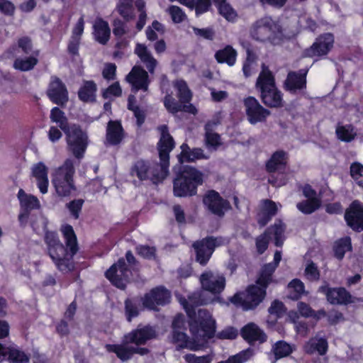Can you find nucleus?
Masks as SVG:
<instances>
[{
  "instance_id": "nucleus-1",
  "label": "nucleus",
  "mask_w": 363,
  "mask_h": 363,
  "mask_svg": "<svg viewBox=\"0 0 363 363\" xmlns=\"http://www.w3.org/2000/svg\"><path fill=\"white\" fill-rule=\"evenodd\" d=\"M60 231L65 245L61 242L58 233L55 231H45L44 242L48 255L57 269L62 272H68L74 269L73 258L78 252L79 247L77 235L71 225H62Z\"/></svg>"
},
{
  "instance_id": "nucleus-2",
  "label": "nucleus",
  "mask_w": 363,
  "mask_h": 363,
  "mask_svg": "<svg viewBox=\"0 0 363 363\" xmlns=\"http://www.w3.org/2000/svg\"><path fill=\"white\" fill-rule=\"evenodd\" d=\"M174 174L173 194L178 198L196 196L199 186L204 182L203 172L191 165L180 166L177 170H174Z\"/></svg>"
},
{
  "instance_id": "nucleus-3",
  "label": "nucleus",
  "mask_w": 363,
  "mask_h": 363,
  "mask_svg": "<svg viewBox=\"0 0 363 363\" xmlns=\"http://www.w3.org/2000/svg\"><path fill=\"white\" fill-rule=\"evenodd\" d=\"M188 324L189 331L198 344H202V348L208 341L213 338L216 333V321L211 313L206 309H199L194 311L187 309Z\"/></svg>"
},
{
  "instance_id": "nucleus-4",
  "label": "nucleus",
  "mask_w": 363,
  "mask_h": 363,
  "mask_svg": "<svg viewBox=\"0 0 363 363\" xmlns=\"http://www.w3.org/2000/svg\"><path fill=\"white\" fill-rule=\"evenodd\" d=\"M274 283L262 274H257L255 284H250L242 292L235 293L230 298V301L245 311L256 309L267 296V289Z\"/></svg>"
},
{
  "instance_id": "nucleus-5",
  "label": "nucleus",
  "mask_w": 363,
  "mask_h": 363,
  "mask_svg": "<svg viewBox=\"0 0 363 363\" xmlns=\"http://www.w3.org/2000/svg\"><path fill=\"white\" fill-rule=\"evenodd\" d=\"M262 102L269 108L283 106V94L276 85L275 78L269 69L263 65L255 84Z\"/></svg>"
},
{
  "instance_id": "nucleus-6",
  "label": "nucleus",
  "mask_w": 363,
  "mask_h": 363,
  "mask_svg": "<svg viewBox=\"0 0 363 363\" xmlns=\"http://www.w3.org/2000/svg\"><path fill=\"white\" fill-rule=\"evenodd\" d=\"M130 173L140 182L150 180L154 184H159L167 177L169 169L160 161L140 159L132 165Z\"/></svg>"
},
{
  "instance_id": "nucleus-7",
  "label": "nucleus",
  "mask_w": 363,
  "mask_h": 363,
  "mask_svg": "<svg viewBox=\"0 0 363 363\" xmlns=\"http://www.w3.org/2000/svg\"><path fill=\"white\" fill-rule=\"evenodd\" d=\"M250 33L253 39L274 45H279L282 41L281 25L268 16L257 20L252 26Z\"/></svg>"
},
{
  "instance_id": "nucleus-8",
  "label": "nucleus",
  "mask_w": 363,
  "mask_h": 363,
  "mask_svg": "<svg viewBox=\"0 0 363 363\" xmlns=\"http://www.w3.org/2000/svg\"><path fill=\"white\" fill-rule=\"evenodd\" d=\"M75 169L71 159H67L55 169L52 179V184L60 197H68L77 191L74 182Z\"/></svg>"
},
{
  "instance_id": "nucleus-9",
  "label": "nucleus",
  "mask_w": 363,
  "mask_h": 363,
  "mask_svg": "<svg viewBox=\"0 0 363 363\" xmlns=\"http://www.w3.org/2000/svg\"><path fill=\"white\" fill-rule=\"evenodd\" d=\"M202 203L207 212L218 218H223L232 209L230 202L214 189H208L202 196Z\"/></svg>"
},
{
  "instance_id": "nucleus-10",
  "label": "nucleus",
  "mask_w": 363,
  "mask_h": 363,
  "mask_svg": "<svg viewBox=\"0 0 363 363\" xmlns=\"http://www.w3.org/2000/svg\"><path fill=\"white\" fill-rule=\"evenodd\" d=\"M64 133L67 145L74 156L79 160L83 158L88 145V137L86 133L77 124H72Z\"/></svg>"
},
{
  "instance_id": "nucleus-11",
  "label": "nucleus",
  "mask_w": 363,
  "mask_h": 363,
  "mask_svg": "<svg viewBox=\"0 0 363 363\" xmlns=\"http://www.w3.org/2000/svg\"><path fill=\"white\" fill-rule=\"evenodd\" d=\"M223 240L221 237L208 235L195 241L192 247L196 254V261L201 266H206L210 260L216 248L222 245Z\"/></svg>"
},
{
  "instance_id": "nucleus-12",
  "label": "nucleus",
  "mask_w": 363,
  "mask_h": 363,
  "mask_svg": "<svg viewBox=\"0 0 363 363\" xmlns=\"http://www.w3.org/2000/svg\"><path fill=\"white\" fill-rule=\"evenodd\" d=\"M284 230L285 225L281 220L276 221L274 225L267 228L262 234L256 238L255 245L257 252L262 255L267 250L272 235L274 236V245L277 247H282Z\"/></svg>"
},
{
  "instance_id": "nucleus-13",
  "label": "nucleus",
  "mask_w": 363,
  "mask_h": 363,
  "mask_svg": "<svg viewBox=\"0 0 363 363\" xmlns=\"http://www.w3.org/2000/svg\"><path fill=\"white\" fill-rule=\"evenodd\" d=\"M334 43L335 37L332 33L320 34L313 44L303 50V55L310 58L324 57L332 50Z\"/></svg>"
},
{
  "instance_id": "nucleus-14",
  "label": "nucleus",
  "mask_w": 363,
  "mask_h": 363,
  "mask_svg": "<svg viewBox=\"0 0 363 363\" xmlns=\"http://www.w3.org/2000/svg\"><path fill=\"white\" fill-rule=\"evenodd\" d=\"M130 274L125 259L121 257L106 271L105 277L112 285L123 290L126 288V281Z\"/></svg>"
},
{
  "instance_id": "nucleus-15",
  "label": "nucleus",
  "mask_w": 363,
  "mask_h": 363,
  "mask_svg": "<svg viewBox=\"0 0 363 363\" xmlns=\"http://www.w3.org/2000/svg\"><path fill=\"white\" fill-rule=\"evenodd\" d=\"M157 129L160 134L157 144L160 161L169 169V154L175 147V141L169 133L167 125H160Z\"/></svg>"
},
{
  "instance_id": "nucleus-16",
  "label": "nucleus",
  "mask_w": 363,
  "mask_h": 363,
  "mask_svg": "<svg viewBox=\"0 0 363 363\" xmlns=\"http://www.w3.org/2000/svg\"><path fill=\"white\" fill-rule=\"evenodd\" d=\"M171 292L163 286L152 288L143 296L144 308L150 311H156L157 306H164L171 301Z\"/></svg>"
},
{
  "instance_id": "nucleus-17",
  "label": "nucleus",
  "mask_w": 363,
  "mask_h": 363,
  "mask_svg": "<svg viewBox=\"0 0 363 363\" xmlns=\"http://www.w3.org/2000/svg\"><path fill=\"white\" fill-rule=\"evenodd\" d=\"M243 105L247 121L252 125L264 122L271 114L270 111L263 107L254 96L245 98Z\"/></svg>"
},
{
  "instance_id": "nucleus-18",
  "label": "nucleus",
  "mask_w": 363,
  "mask_h": 363,
  "mask_svg": "<svg viewBox=\"0 0 363 363\" xmlns=\"http://www.w3.org/2000/svg\"><path fill=\"white\" fill-rule=\"evenodd\" d=\"M46 95L50 101L64 107L69 101V93L65 83L57 76H52L48 84Z\"/></svg>"
},
{
  "instance_id": "nucleus-19",
  "label": "nucleus",
  "mask_w": 363,
  "mask_h": 363,
  "mask_svg": "<svg viewBox=\"0 0 363 363\" xmlns=\"http://www.w3.org/2000/svg\"><path fill=\"white\" fill-rule=\"evenodd\" d=\"M318 291L323 294L332 305H348L353 303L352 296L344 287H330L327 282L318 288Z\"/></svg>"
},
{
  "instance_id": "nucleus-20",
  "label": "nucleus",
  "mask_w": 363,
  "mask_h": 363,
  "mask_svg": "<svg viewBox=\"0 0 363 363\" xmlns=\"http://www.w3.org/2000/svg\"><path fill=\"white\" fill-rule=\"evenodd\" d=\"M347 225L355 232L363 230V203L359 200L352 201L345 212Z\"/></svg>"
},
{
  "instance_id": "nucleus-21",
  "label": "nucleus",
  "mask_w": 363,
  "mask_h": 363,
  "mask_svg": "<svg viewBox=\"0 0 363 363\" xmlns=\"http://www.w3.org/2000/svg\"><path fill=\"white\" fill-rule=\"evenodd\" d=\"M240 335L250 345H255L256 343L262 345L267 340V335L264 331L253 322L242 327Z\"/></svg>"
},
{
  "instance_id": "nucleus-22",
  "label": "nucleus",
  "mask_w": 363,
  "mask_h": 363,
  "mask_svg": "<svg viewBox=\"0 0 363 363\" xmlns=\"http://www.w3.org/2000/svg\"><path fill=\"white\" fill-rule=\"evenodd\" d=\"M0 360L9 363H29L30 357L16 345L7 346L0 342Z\"/></svg>"
},
{
  "instance_id": "nucleus-23",
  "label": "nucleus",
  "mask_w": 363,
  "mask_h": 363,
  "mask_svg": "<svg viewBox=\"0 0 363 363\" xmlns=\"http://www.w3.org/2000/svg\"><path fill=\"white\" fill-rule=\"evenodd\" d=\"M125 79L132 88L137 91H146L150 83L147 72L140 65L133 66Z\"/></svg>"
},
{
  "instance_id": "nucleus-24",
  "label": "nucleus",
  "mask_w": 363,
  "mask_h": 363,
  "mask_svg": "<svg viewBox=\"0 0 363 363\" xmlns=\"http://www.w3.org/2000/svg\"><path fill=\"white\" fill-rule=\"evenodd\" d=\"M155 330L150 325L142 326L138 325L137 328L133 330L125 335L127 342L136 345H145L148 340L155 338Z\"/></svg>"
},
{
  "instance_id": "nucleus-25",
  "label": "nucleus",
  "mask_w": 363,
  "mask_h": 363,
  "mask_svg": "<svg viewBox=\"0 0 363 363\" xmlns=\"http://www.w3.org/2000/svg\"><path fill=\"white\" fill-rule=\"evenodd\" d=\"M308 72V68L301 69L297 72H289L284 82L285 90L290 93H296L298 90L306 89Z\"/></svg>"
},
{
  "instance_id": "nucleus-26",
  "label": "nucleus",
  "mask_w": 363,
  "mask_h": 363,
  "mask_svg": "<svg viewBox=\"0 0 363 363\" xmlns=\"http://www.w3.org/2000/svg\"><path fill=\"white\" fill-rule=\"evenodd\" d=\"M202 289L214 295L220 294L225 287L223 276L215 277L211 272H205L200 277Z\"/></svg>"
},
{
  "instance_id": "nucleus-27",
  "label": "nucleus",
  "mask_w": 363,
  "mask_h": 363,
  "mask_svg": "<svg viewBox=\"0 0 363 363\" xmlns=\"http://www.w3.org/2000/svg\"><path fill=\"white\" fill-rule=\"evenodd\" d=\"M172 342L176 345L178 351L184 349L199 351L202 349V344H198L197 340L193 337L190 338L184 330H172Z\"/></svg>"
},
{
  "instance_id": "nucleus-28",
  "label": "nucleus",
  "mask_w": 363,
  "mask_h": 363,
  "mask_svg": "<svg viewBox=\"0 0 363 363\" xmlns=\"http://www.w3.org/2000/svg\"><path fill=\"white\" fill-rule=\"evenodd\" d=\"M125 138V130L121 121L110 120L106 126V140L108 145L116 146Z\"/></svg>"
},
{
  "instance_id": "nucleus-29",
  "label": "nucleus",
  "mask_w": 363,
  "mask_h": 363,
  "mask_svg": "<svg viewBox=\"0 0 363 363\" xmlns=\"http://www.w3.org/2000/svg\"><path fill=\"white\" fill-rule=\"evenodd\" d=\"M181 152L178 155V160L179 163L194 162L199 160H208L209 157L204 153L201 147L191 148L189 145L184 143L180 146Z\"/></svg>"
},
{
  "instance_id": "nucleus-30",
  "label": "nucleus",
  "mask_w": 363,
  "mask_h": 363,
  "mask_svg": "<svg viewBox=\"0 0 363 363\" xmlns=\"http://www.w3.org/2000/svg\"><path fill=\"white\" fill-rule=\"evenodd\" d=\"M143 305V296L128 297L124 301V315L128 323L138 318L145 309Z\"/></svg>"
},
{
  "instance_id": "nucleus-31",
  "label": "nucleus",
  "mask_w": 363,
  "mask_h": 363,
  "mask_svg": "<svg viewBox=\"0 0 363 363\" xmlns=\"http://www.w3.org/2000/svg\"><path fill=\"white\" fill-rule=\"evenodd\" d=\"M48 175V168L43 162H38L32 167V176L36 179L37 186L43 194L48 192L49 185Z\"/></svg>"
},
{
  "instance_id": "nucleus-32",
  "label": "nucleus",
  "mask_w": 363,
  "mask_h": 363,
  "mask_svg": "<svg viewBox=\"0 0 363 363\" xmlns=\"http://www.w3.org/2000/svg\"><path fill=\"white\" fill-rule=\"evenodd\" d=\"M215 125V122L209 121L204 125L205 145L208 150L213 151H216L223 145L220 135L213 131Z\"/></svg>"
},
{
  "instance_id": "nucleus-33",
  "label": "nucleus",
  "mask_w": 363,
  "mask_h": 363,
  "mask_svg": "<svg viewBox=\"0 0 363 363\" xmlns=\"http://www.w3.org/2000/svg\"><path fill=\"white\" fill-rule=\"evenodd\" d=\"M92 33L96 42L103 45H106L111 36V29L108 22L102 18L96 19L93 25Z\"/></svg>"
},
{
  "instance_id": "nucleus-34",
  "label": "nucleus",
  "mask_w": 363,
  "mask_h": 363,
  "mask_svg": "<svg viewBox=\"0 0 363 363\" xmlns=\"http://www.w3.org/2000/svg\"><path fill=\"white\" fill-rule=\"evenodd\" d=\"M135 53L145 65L150 74H154L157 65V60L152 55L147 46L144 44L137 43L135 48Z\"/></svg>"
},
{
  "instance_id": "nucleus-35",
  "label": "nucleus",
  "mask_w": 363,
  "mask_h": 363,
  "mask_svg": "<svg viewBox=\"0 0 363 363\" xmlns=\"http://www.w3.org/2000/svg\"><path fill=\"white\" fill-rule=\"evenodd\" d=\"M287 153L284 150H277L272 153L270 158L265 163L267 172L275 173L279 169L284 168L286 164Z\"/></svg>"
},
{
  "instance_id": "nucleus-36",
  "label": "nucleus",
  "mask_w": 363,
  "mask_h": 363,
  "mask_svg": "<svg viewBox=\"0 0 363 363\" xmlns=\"http://www.w3.org/2000/svg\"><path fill=\"white\" fill-rule=\"evenodd\" d=\"M262 204V212L257 219V223L260 227L265 226L278 212L277 206L274 201L264 199Z\"/></svg>"
},
{
  "instance_id": "nucleus-37",
  "label": "nucleus",
  "mask_w": 363,
  "mask_h": 363,
  "mask_svg": "<svg viewBox=\"0 0 363 363\" xmlns=\"http://www.w3.org/2000/svg\"><path fill=\"white\" fill-rule=\"evenodd\" d=\"M238 52L230 45H227L224 48L216 52L214 57L218 63L226 64L230 67L233 66L237 60Z\"/></svg>"
},
{
  "instance_id": "nucleus-38",
  "label": "nucleus",
  "mask_w": 363,
  "mask_h": 363,
  "mask_svg": "<svg viewBox=\"0 0 363 363\" xmlns=\"http://www.w3.org/2000/svg\"><path fill=\"white\" fill-rule=\"evenodd\" d=\"M40 54L39 50H35L32 55L24 58L17 57L13 63V67L16 70L21 72H28L32 70L38 63V57Z\"/></svg>"
},
{
  "instance_id": "nucleus-39",
  "label": "nucleus",
  "mask_w": 363,
  "mask_h": 363,
  "mask_svg": "<svg viewBox=\"0 0 363 363\" xmlns=\"http://www.w3.org/2000/svg\"><path fill=\"white\" fill-rule=\"evenodd\" d=\"M96 91L97 86L93 80L84 81L78 91V98L84 103L95 102Z\"/></svg>"
},
{
  "instance_id": "nucleus-40",
  "label": "nucleus",
  "mask_w": 363,
  "mask_h": 363,
  "mask_svg": "<svg viewBox=\"0 0 363 363\" xmlns=\"http://www.w3.org/2000/svg\"><path fill=\"white\" fill-rule=\"evenodd\" d=\"M352 250L350 237L345 236L335 240L333 245L334 257L339 261H342L347 252Z\"/></svg>"
},
{
  "instance_id": "nucleus-41",
  "label": "nucleus",
  "mask_w": 363,
  "mask_h": 363,
  "mask_svg": "<svg viewBox=\"0 0 363 363\" xmlns=\"http://www.w3.org/2000/svg\"><path fill=\"white\" fill-rule=\"evenodd\" d=\"M304 350L308 354H313L317 352L320 356H323L328 350V343L323 337L311 338L306 343Z\"/></svg>"
},
{
  "instance_id": "nucleus-42",
  "label": "nucleus",
  "mask_w": 363,
  "mask_h": 363,
  "mask_svg": "<svg viewBox=\"0 0 363 363\" xmlns=\"http://www.w3.org/2000/svg\"><path fill=\"white\" fill-rule=\"evenodd\" d=\"M105 348L108 352L114 353L122 362H127L132 359V346L125 344H106Z\"/></svg>"
},
{
  "instance_id": "nucleus-43",
  "label": "nucleus",
  "mask_w": 363,
  "mask_h": 363,
  "mask_svg": "<svg viewBox=\"0 0 363 363\" xmlns=\"http://www.w3.org/2000/svg\"><path fill=\"white\" fill-rule=\"evenodd\" d=\"M116 10L126 22L135 18L133 0H119L116 5Z\"/></svg>"
},
{
  "instance_id": "nucleus-44",
  "label": "nucleus",
  "mask_w": 363,
  "mask_h": 363,
  "mask_svg": "<svg viewBox=\"0 0 363 363\" xmlns=\"http://www.w3.org/2000/svg\"><path fill=\"white\" fill-rule=\"evenodd\" d=\"M281 259V252L280 251L277 250L274 252V261L273 262H269L264 264L259 274H262V276L265 277L266 278L269 279V280L275 282V280L274 279V274L277 268V267L279 264V262Z\"/></svg>"
},
{
  "instance_id": "nucleus-45",
  "label": "nucleus",
  "mask_w": 363,
  "mask_h": 363,
  "mask_svg": "<svg viewBox=\"0 0 363 363\" xmlns=\"http://www.w3.org/2000/svg\"><path fill=\"white\" fill-rule=\"evenodd\" d=\"M180 303L187 313V309L192 308L196 311V307L207 305L208 301L203 298L201 293H193L188 296V299H181Z\"/></svg>"
},
{
  "instance_id": "nucleus-46",
  "label": "nucleus",
  "mask_w": 363,
  "mask_h": 363,
  "mask_svg": "<svg viewBox=\"0 0 363 363\" xmlns=\"http://www.w3.org/2000/svg\"><path fill=\"white\" fill-rule=\"evenodd\" d=\"M18 198L21 209L31 211L33 209L38 208L40 206L38 198L33 195L26 194L22 189H19L18 192Z\"/></svg>"
},
{
  "instance_id": "nucleus-47",
  "label": "nucleus",
  "mask_w": 363,
  "mask_h": 363,
  "mask_svg": "<svg viewBox=\"0 0 363 363\" xmlns=\"http://www.w3.org/2000/svg\"><path fill=\"white\" fill-rule=\"evenodd\" d=\"M50 118L52 123H57L63 132L67 130V128L71 126L65 112L57 106L51 109Z\"/></svg>"
},
{
  "instance_id": "nucleus-48",
  "label": "nucleus",
  "mask_w": 363,
  "mask_h": 363,
  "mask_svg": "<svg viewBox=\"0 0 363 363\" xmlns=\"http://www.w3.org/2000/svg\"><path fill=\"white\" fill-rule=\"evenodd\" d=\"M289 298L298 301L306 294L305 285L299 279H294L288 284Z\"/></svg>"
},
{
  "instance_id": "nucleus-49",
  "label": "nucleus",
  "mask_w": 363,
  "mask_h": 363,
  "mask_svg": "<svg viewBox=\"0 0 363 363\" xmlns=\"http://www.w3.org/2000/svg\"><path fill=\"white\" fill-rule=\"evenodd\" d=\"M213 1L217 7L219 14L227 21H232L236 18L237 13L230 4L227 2V0H213Z\"/></svg>"
},
{
  "instance_id": "nucleus-50",
  "label": "nucleus",
  "mask_w": 363,
  "mask_h": 363,
  "mask_svg": "<svg viewBox=\"0 0 363 363\" xmlns=\"http://www.w3.org/2000/svg\"><path fill=\"white\" fill-rule=\"evenodd\" d=\"M174 87L177 90V96L183 104H189L192 99V93L184 80H177L174 83Z\"/></svg>"
},
{
  "instance_id": "nucleus-51",
  "label": "nucleus",
  "mask_w": 363,
  "mask_h": 363,
  "mask_svg": "<svg viewBox=\"0 0 363 363\" xmlns=\"http://www.w3.org/2000/svg\"><path fill=\"white\" fill-rule=\"evenodd\" d=\"M321 206L320 199H306L298 202L296 208L303 214L308 215L315 212Z\"/></svg>"
},
{
  "instance_id": "nucleus-52",
  "label": "nucleus",
  "mask_w": 363,
  "mask_h": 363,
  "mask_svg": "<svg viewBox=\"0 0 363 363\" xmlns=\"http://www.w3.org/2000/svg\"><path fill=\"white\" fill-rule=\"evenodd\" d=\"M276 360L289 356L293 352L291 346L284 340L277 341L272 347Z\"/></svg>"
},
{
  "instance_id": "nucleus-53",
  "label": "nucleus",
  "mask_w": 363,
  "mask_h": 363,
  "mask_svg": "<svg viewBox=\"0 0 363 363\" xmlns=\"http://www.w3.org/2000/svg\"><path fill=\"white\" fill-rule=\"evenodd\" d=\"M335 133L337 138L346 143L353 140L356 136L352 125H338L336 128Z\"/></svg>"
},
{
  "instance_id": "nucleus-54",
  "label": "nucleus",
  "mask_w": 363,
  "mask_h": 363,
  "mask_svg": "<svg viewBox=\"0 0 363 363\" xmlns=\"http://www.w3.org/2000/svg\"><path fill=\"white\" fill-rule=\"evenodd\" d=\"M138 255L147 260L157 259V249L155 246L147 245H139L135 247Z\"/></svg>"
},
{
  "instance_id": "nucleus-55",
  "label": "nucleus",
  "mask_w": 363,
  "mask_h": 363,
  "mask_svg": "<svg viewBox=\"0 0 363 363\" xmlns=\"http://www.w3.org/2000/svg\"><path fill=\"white\" fill-rule=\"evenodd\" d=\"M164 34L165 32L164 26L157 20H154L150 26L146 28L145 34L147 39L150 41H155L158 38V35L156 33Z\"/></svg>"
},
{
  "instance_id": "nucleus-56",
  "label": "nucleus",
  "mask_w": 363,
  "mask_h": 363,
  "mask_svg": "<svg viewBox=\"0 0 363 363\" xmlns=\"http://www.w3.org/2000/svg\"><path fill=\"white\" fill-rule=\"evenodd\" d=\"M163 103L167 111L172 114H176L182 111L181 108L183 103L179 100L177 101L172 94H166Z\"/></svg>"
},
{
  "instance_id": "nucleus-57",
  "label": "nucleus",
  "mask_w": 363,
  "mask_h": 363,
  "mask_svg": "<svg viewBox=\"0 0 363 363\" xmlns=\"http://www.w3.org/2000/svg\"><path fill=\"white\" fill-rule=\"evenodd\" d=\"M268 312L270 315H274V321L276 322L278 319L282 318L286 312V308L283 302L279 300H274L269 308Z\"/></svg>"
},
{
  "instance_id": "nucleus-58",
  "label": "nucleus",
  "mask_w": 363,
  "mask_h": 363,
  "mask_svg": "<svg viewBox=\"0 0 363 363\" xmlns=\"http://www.w3.org/2000/svg\"><path fill=\"white\" fill-rule=\"evenodd\" d=\"M350 175L356 184L363 188V164L353 162L350 165Z\"/></svg>"
},
{
  "instance_id": "nucleus-59",
  "label": "nucleus",
  "mask_w": 363,
  "mask_h": 363,
  "mask_svg": "<svg viewBox=\"0 0 363 363\" xmlns=\"http://www.w3.org/2000/svg\"><path fill=\"white\" fill-rule=\"evenodd\" d=\"M252 355V350L250 348L242 350L238 354L230 357L225 361H220L218 363H244Z\"/></svg>"
},
{
  "instance_id": "nucleus-60",
  "label": "nucleus",
  "mask_w": 363,
  "mask_h": 363,
  "mask_svg": "<svg viewBox=\"0 0 363 363\" xmlns=\"http://www.w3.org/2000/svg\"><path fill=\"white\" fill-rule=\"evenodd\" d=\"M168 11L174 23H180L186 18V15L184 11L178 6H170L168 9Z\"/></svg>"
},
{
  "instance_id": "nucleus-61",
  "label": "nucleus",
  "mask_w": 363,
  "mask_h": 363,
  "mask_svg": "<svg viewBox=\"0 0 363 363\" xmlns=\"http://www.w3.org/2000/svg\"><path fill=\"white\" fill-rule=\"evenodd\" d=\"M304 274L309 281H314L320 279V271L317 265L312 261L307 264Z\"/></svg>"
},
{
  "instance_id": "nucleus-62",
  "label": "nucleus",
  "mask_w": 363,
  "mask_h": 363,
  "mask_svg": "<svg viewBox=\"0 0 363 363\" xmlns=\"http://www.w3.org/2000/svg\"><path fill=\"white\" fill-rule=\"evenodd\" d=\"M219 340H235L238 336V330L233 326H228L215 335Z\"/></svg>"
},
{
  "instance_id": "nucleus-63",
  "label": "nucleus",
  "mask_w": 363,
  "mask_h": 363,
  "mask_svg": "<svg viewBox=\"0 0 363 363\" xmlns=\"http://www.w3.org/2000/svg\"><path fill=\"white\" fill-rule=\"evenodd\" d=\"M84 203V201L83 199H74L67 203V208L74 218H79Z\"/></svg>"
},
{
  "instance_id": "nucleus-64",
  "label": "nucleus",
  "mask_w": 363,
  "mask_h": 363,
  "mask_svg": "<svg viewBox=\"0 0 363 363\" xmlns=\"http://www.w3.org/2000/svg\"><path fill=\"white\" fill-rule=\"evenodd\" d=\"M184 359L187 363H211L213 357L211 354L196 356L195 354H186Z\"/></svg>"
}]
</instances>
